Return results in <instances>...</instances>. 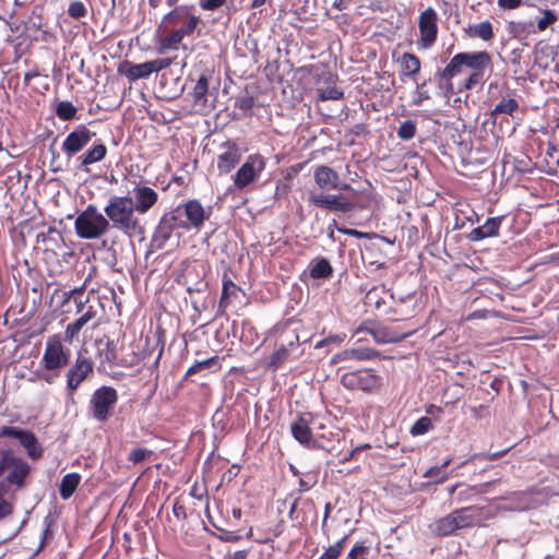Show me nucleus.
Segmentation results:
<instances>
[{"label": "nucleus", "instance_id": "obj_1", "mask_svg": "<svg viewBox=\"0 0 559 559\" xmlns=\"http://www.w3.org/2000/svg\"><path fill=\"white\" fill-rule=\"evenodd\" d=\"M492 66V57L487 50L457 52L443 69L436 72L435 80L445 94L452 95L455 93L453 79L467 69L469 74L461 82L457 92L472 91L485 84Z\"/></svg>", "mask_w": 559, "mask_h": 559}, {"label": "nucleus", "instance_id": "obj_2", "mask_svg": "<svg viewBox=\"0 0 559 559\" xmlns=\"http://www.w3.org/2000/svg\"><path fill=\"white\" fill-rule=\"evenodd\" d=\"M274 333L277 336L278 346L270 355L267 367L276 370L286 361L301 357L304 355L301 345L307 342V340L300 341L298 328L289 321L277 324L274 328Z\"/></svg>", "mask_w": 559, "mask_h": 559}, {"label": "nucleus", "instance_id": "obj_3", "mask_svg": "<svg viewBox=\"0 0 559 559\" xmlns=\"http://www.w3.org/2000/svg\"><path fill=\"white\" fill-rule=\"evenodd\" d=\"M483 514L484 508L479 506L457 508L445 516L437 519L431 525V531L439 537H447L457 531L478 525L483 520Z\"/></svg>", "mask_w": 559, "mask_h": 559}, {"label": "nucleus", "instance_id": "obj_4", "mask_svg": "<svg viewBox=\"0 0 559 559\" xmlns=\"http://www.w3.org/2000/svg\"><path fill=\"white\" fill-rule=\"evenodd\" d=\"M105 217L112 224V227L128 235H133L140 229V221L135 216L134 202L132 198L114 195L109 199L104 209Z\"/></svg>", "mask_w": 559, "mask_h": 559}, {"label": "nucleus", "instance_id": "obj_5", "mask_svg": "<svg viewBox=\"0 0 559 559\" xmlns=\"http://www.w3.org/2000/svg\"><path fill=\"white\" fill-rule=\"evenodd\" d=\"M31 471V465L12 450L0 451V478L4 476L0 484H4L5 490L7 486H14L17 490L24 488Z\"/></svg>", "mask_w": 559, "mask_h": 559}, {"label": "nucleus", "instance_id": "obj_6", "mask_svg": "<svg viewBox=\"0 0 559 559\" xmlns=\"http://www.w3.org/2000/svg\"><path fill=\"white\" fill-rule=\"evenodd\" d=\"M74 229L81 239H97L110 229L109 221L90 204L74 221Z\"/></svg>", "mask_w": 559, "mask_h": 559}, {"label": "nucleus", "instance_id": "obj_7", "mask_svg": "<svg viewBox=\"0 0 559 559\" xmlns=\"http://www.w3.org/2000/svg\"><path fill=\"white\" fill-rule=\"evenodd\" d=\"M341 384L349 391L367 394L378 393L383 386V378L372 368H362L341 376Z\"/></svg>", "mask_w": 559, "mask_h": 559}, {"label": "nucleus", "instance_id": "obj_8", "mask_svg": "<svg viewBox=\"0 0 559 559\" xmlns=\"http://www.w3.org/2000/svg\"><path fill=\"white\" fill-rule=\"evenodd\" d=\"M117 402V390L109 385H102L93 392L88 409L95 420L105 423L111 417Z\"/></svg>", "mask_w": 559, "mask_h": 559}, {"label": "nucleus", "instance_id": "obj_9", "mask_svg": "<svg viewBox=\"0 0 559 559\" xmlns=\"http://www.w3.org/2000/svg\"><path fill=\"white\" fill-rule=\"evenodd\" d=\"M439 15L432 7L423 10L418 16L419 37L417 46L419 49H430L438 39Z\"/></svg>", "mask_w": 559, "mask_h": 559}, {"label": "nucleus", "instance_id": "obj_10", "mask_svg": "<svg viewBox=\"0 0 559 559\" xmlns=\"http://www.w3.org/2000/svg\"><path fill=\"white\" fill-rule=\"evenodd\" d=\"M70 356L71 352L62 345L61 336L59 334H53L46 341L40 362L44 369L52 371L67 366Z\"/></svg>", "mask_w": 559, "mask_h": 559}, {"label": "nucleus", "instance_id": "obj_11", "mask_svg": "<svg viewBox=\"0 0 559 559\" xmlns=\"http://www.w3.org/2000/svg\"><path fill=\"white\" fill-rule=\"evenodd\" d=\"M265 158L260 154H251L240 166L233 177L234 186L238 190H243L249 185L257 181L265 169Z\"/></svg>", "mask_w": 559, "mask_h": 559}, {"label": "nucleus", "instance_id": "obj_12", "mask_svg": "<svg viewBox=\"0 0 559 559\" xmlns=\"http://www.w3.org/2000/svg\"><path fill=\"white\" fill-rule=\"evenodd\" d=\"M94 373V362L91 358L78 355L74 364L67 371V392L73 396L79 386Z\"/></svg>", "mask_w": 559, "mask_h": 559}, {"label": "nucleus", "instance_id": "obj_13", "mask_svg": "<svg viewBox=\"0 0 559 559\" xmlns=\"http://www.w3.org/2000/svg\"><path fill=\"white\" fill-rule=\"evenodd\" d=\"M94 135L93 131L81 124L66 136L61 150L68 158L74 157L91 142Z\"/></svg>", "mask_w": 559, "mask_h": 559}, {"label": "nucleus", "instance_id": "obj_14", "mask_svg": "<svg viewBox=\"0 0 559 559\" xmlns=\"http://www.w3.org/2000/svg\"><path fill=\"white\" fill-rule=\"evenodd\" d=\"M240 147L233 141H226L221 144L219 153L216 157V166L219 176L229 174L240 162Z\"/></svg>", "mask_w": 559, "mask_h": 559}, {"label": "nucleus", "instance_id": "obj_15", "mask_svg": "<svg viewBox=\"0 0 559 559\" xmlns=\"http://www.w3.org/2000/svg\"><path fill=\"white\" fill-rule=\"evenodd\" d=\"M186 216L185 223L189 226V229L200 230L204 222L207 221L212 214L211 209L205 210L202 203L192 199L180 205Z\"/></svg>", "mask_w": 559, "mask_h": 559}, {"label": "nucleus", "instance_id": "obj_16", "mask_svg": "<svg viewBox=\"0 0 559 559\" xmlns=\"http://www.w3.org/2000/svg\"><path fill=\"white\" fill-rule=\"evenodd\" d=\"M314 415L310 412L298 413L290 424V432L296 441L302 445L309 447L312 442L313 435L310 428Z\"/></svg>", "mask_w": 559, "mask_h": 559}, {"label": "nucleus", "instance_id": "obj_17", "mask_svg": "<svg viewBox=\"0 0 559 559\" xmlns=\"http://www.w3.org/2000/svg\"><path fill=\"white\" fill-rule=\"evenodd\" d=\"M385 358L381 355V353L371 347H356V348H347L342 352L336 353L331 358V365H336L341 361L345 360H374Z\"/></svg>", "mask_w": 559, "mask_h": 559}, {"label": "nucleus", "instance_id": "obj_18", "mask_svg": "<svg viewBox=\"0 0 559 559\" xmlns=\"http://www.w3.org/2000/svg\"><path fill=\"white\" fill-rule=\"evenodd\" d=\"M310 202L318 207L343 213L349 212L355 207L353 202L334 194L311 195Z\"/></svg>", "mask_w": 559, "mask_h": 559}, {"label": "nucleus", "instance_id": "obj_19", "mask_svg": "<svg viewBox=\"0 0 559 559\" xmlns=\"http://www.w3.org/2000/svg\"><path fill=\"white\" fill-rule=\"evenodd\" d=\"M194 31L195 20L191 19L187 25L173 31L169 35L162 38L157 48V52L163 55L169 49H178V45L182 41V39L186 36L192 35Z\"/></svg>", "mask_w": 559, "mask_h": 559}, {"label": "nucleus", "instance_id": "obj_20", "mask_svg": "<svg viewBox=\"0 0 559 559\" xmlns=\"http://www.w3.org/2000/svg\"><path fill=\"white\" fill-rule=\"evenodd\" d=\"M399 75L402 81L405 79L415 81L421 69V61L413 52L405 51L397 57Z\"/></svg>", "mask_w": 559, "mask_h": 559}, {"label": "nucleus", "instance_id": "obj_21", "mask_svg": "<svg viewBox=\"0 0 559 559\" xmlns=\"http://www.w3.org/2000/svg\"><path fill=\"white\" fill-rule=\"evenodd\" d=\"M367 331L378 344L397 343L403 341L408 333L401 332L392 326L377 325L373 328L360 326L357 332Z\"/></svg>", "mask_w": 559, "mask_h": 559}, {"label": "nucleus", "instance_id": "obj_22", "mask_svg": "<svg viewBox=\"0 0 559 559\" xmlns=\"http://www.w3.org/2000/svg\"><path fill=\"white\" fill-rule=\"evenodd\" d=\"M314 181L321 189H340L347 190L349 185H340L338 174L331 167L321 165L314 169Z\"/></svg>", "mask_w": 559, "mask_h": 559}, {"label": "nucleus", "instance_id": "obj_23", "mask_svg": "<svg viewBox=\"0 0 559 559\" xmlns=\"http://www.w3.org/2000/svg\"><path fill=\"white\" fill-rule=\"evenodd\" d=\"M193 5H178L163 16L162 24L166 27L175 26L180 23L187 25L191 19L195 20V28L200 23V17L193 13Z\"/></svg>", "mask_w": 559, "mask_h": 559}, {"label": "nucleus", "instance_id": "obj_24", "mask_svg": "<svg viewBox=\"0 0 559 559\" xmlns=\"http://www.w3.org/2000/svg\"><path fill=\"white\" fill-rule=\"evenodd\" d=\"M133 191L134 209L140 214L147 213L158 202V193L151 187L136 185Z\"/></svg>", "mask_w": 559, "mask_h": 559}, {"label": "nucleus", "instance_id": "obj_25", "mask_svg": "<svg viewBox=\"0 0 559 559\" xmlns=\"http://www.w3.org/2000/svg\"><path fill=\"white\" fill-rule=\"evenodd\" d=\"M118 73L124 75L130 82H135L141 79H147L154 71L151 60L139 64L124 60L119 64Z\"/></svg>", "mask_w": 559, "mask_h": 559}, {"label": "nucleus", "instance_id": "obj_26", "mask_svg": "<svg viewBox=\"0 0 559 559\" xmlns=\"http://www.w3.org/2000/svg\"><path fill=\"white\" fill-rule=\"evenodd\" d=\"M503 221V216L489 217L486 222L468 234L471 241H480L486 238L499 236L500 227Z\"/></svg>", "mask_w": 559, "mask_h": 559}, {"label": "nucleus", "instance_id": "obj_27", "mask_svg": "<svg viewBox=\"0 0 559 559\" xmlns=\"http://www.w3.org/2000/svg\"><path fill=\"white\" fill-rule=\"evenodd\" d=\"M107 155V146L100 141H95L82 155L78 157L80 167L102 162Z\"/></svg>", "mask_w": 559, "mask_h": 559}, {"label": "nucleus", "instance_id": "obj_28", "mask_svg": "<svg viewBox=\"0 0 559 559\" xmlns=\"http://www.w3.org/2000/svg\"><path fill=\"white\" fill-rule=\"evenodd\" d=\"M519 109V102L515 99L514 91L507 87L506 94L501 96L495 108L490 111V117L496 119L499 115L512 116Z\"/></svg>", "mask_w": 559, "mask_h": 559}, {"label": "nucleus", "instance_id": "obj_29", "mask_svg": "<svg viewBox=\"0 0 559 559\" xmlns=\"http://www.w3.org/2000/svg\"><path fill=\"white\" fill-rule=\"evenodd\" d=\"M324 82L331 85H328L326 87H318V97L320 100H338L344 97L343 90L338 88L335 85L336 76L333 75L331 72H326L323 74Z\"/></svg>", "mask_w": 559, "mask_h": 559}, {"label": "nucleus", "instance_id": "obj_30", "mask_svg": "<svg viewBox=\"0 0 559 559\" xmlns=\"http://www.w3.org/2000/svg\"><path fill=\"white\" fill-rule=\"evenodd\" d=\"M20 444L25 449L31 460H39L44 454V449L38 442L36 436L31 430H24L19 439Z\"/></svg>", "mask_w": 559, "mask_h": 559}, {"label": "nucleus", "instance_id": "obj_31", "mask_svg": "<svg viewBox=\"0 0 559 559\" xmlns=\"http://www.w3.org/2000/svg\"><path fill=\"white\" fill-rule=\"evenodd\" d=\"M239 290L240 287L236 285L227 274H225L223 277L222 295L218 302L217 313L219 316L225 313L227 307L231 301V298L236 297Z\"/></svg>", "mask_w": 559, "mask_h": 559}, {"label": "nucleus", "instance_id": "obj_32", "mask_svg": "<svg viewBox=\"0 0 559 559\" xmlns=\"http://www.w3.org/2000/svg\"><path fill=\"white\" fill-rule=\"evenodd\" d=\"M448 490L450 495H455L453 501L456 503L472 501L474 497L481 493V490L477 486H463L459 483L449 487Z\"/></svg>", "mask_w": 559, "mask_h": 559}, {"label": "nucleus", "instance_id": "obj_33", "mask_svg": "<svg viewBox=\"0 0 559 559\" xmlns=\"http://www.w3.org/2000/svg\"><path fill=\"white\" fill-rule=\"evenodd\" d=\"M465 32L469 37L480 38L484 41H490L495 37L493 26L489 21L468 25Z\"/></svg>", "mask_w": 559, "mask_h": 559}, {"label": "nucleus", "instance_id": "obj_34", "mask_svg": "<svg viewBox=\"0 0 559 559\" xmlns=\"http://www.w3.org/2000/svg\"><path fill=\"white\" fill-rule=\"evenodd\" d=\"M176 228L167 222L166 218H160L154 234L152 241L156 248L162 249L164 245L170 239Z\"/></svg>", "mask_w": 559, "mask_h": 559}, {"label": "nucleus", "instance_id": "obj_35", "mask_svg": "<svg viewBox=\"0 0 559 559\" xmlns=\"http://www.w3.org/2000/svg\"><path fill=\"white\" fill-rule=\"evenodd\" d=\"M81 483V475L79 473H69L61 479L59 486V493L63 500H68L78 489Z\"/></svg>", "mask_w": 559, "mask_h": 559}, {"label": "nucleus", "instance_id": "obj_36", "mask_svg": "<svg viewBox=\"0 0 559 559\" xmlns=\"http://www.w3.org/2000/svg\"><path fill=\"white\" fill-rule=\"evenodd\" d=\"M417 298L415 294H408L405 298L400 300L390 312L397 314L401 319H407L415 314L414 307L416 305Z\"/></svg>", "mask_w": 559, "mask_h": 559}, {"label": "nucleus", "instance_id": "obj_37", "mask_svg": "<svg viewBox=\"0 0 559 559\" xmlns=\"http://www.w3.org/2000/svg\"><path fill=\"white\" fill-rule=\"evenodd\" d=\"M333 274V267L325 258L314 260L310 265V276L313 280L329 278Z\"/></svg>", "mask_w": 559, "mask_h": 559}, {"label": "nucleus", "instance_id": "obj_38", "mask_svg": "<svg viewBox=\"0 0 559 559\" xmlns=\"http://www.w3.org/2000/svg\"><path fill=\"white\" fill-rule=\"evenodd\" d=\"M508 31L516 39H525L531 33H536L533 22L524 21H511Z\"/></svg>", "mask_w": 559, "mask_h": 559}, {"label": "nucleus", "instance_id": "obj_39", "mask_svg": "<svg viewBox=\"0 0 559 559\" xmlns=\"http://www.w3.org/2000/svg\"><path fill=\"white\" fill-rule=\"evenodd\" d=\"M388 295L384 285L374 286L368 290L366 294V305L369 307H373L377 310H380L383 305H385L384 297Z\"/></svg>", "mask_w": 559, "mask_h": 559}, {"label": "nucleus", "instance_id": "obj_40", "mask_svg": "<svg viewBox=\"0 0 559 559\" xmlns=\"http://www.w3.org/2000/svg\"><path fill=\"white\" fill-rule=\"evenodd\" d=\"M255 105V98L248 90L240 93L235 99V108L239 109L245 116H251V110Z\"/></svg>", "mask_w": 559, "mask_h": 559}, {"label": "nucleus", "instance_id": "obj_41", "mask_svg": "<svg viewBox=\"0 0 559 559\" xmlns=\"http://www.w3.org/2000/svg\"><path fill=\"white\" fill-rule=\"evenodd\" d=\"M213 366H217V369L221 368L218 356H213L204 360L195 361L191 367L186 371V378L191 377L203 369L211 368Z\"/></svg>", "mask_w": 559, "mask_h": 559}, {"label": "nucleus", "instance_id": "obj_42", "mask_svg": "<svg viewBox=\"0 0 559 559\" xmlns=\"http://www.w3.org/2000/svg\"><path fill=\"white\" fill-rule=\"evenodd\" d=\"M76 111L78 109L68 100L59 102L55 110L57 117L62 121L72 120L75 117Z\"/></svg>", "mask_w": 559, "mask_h": 559}, {"label": "nucleus", "instance_id": "obj_43", "mask_svg": "<svg viewBox=\"0 0 559 559\" xmlns=\"http://www.w3.org/2000/svg\"><path fill=\"white\" fill-rule=\"evenodd\" d=\"M417 132L416 122L408 119L403 121L397 129V136L403 141L412 140Z\"/></svg>", "mask_w": 559, "mask_h": 559}, {"label": "nucleus", "instance_id": "obj_44", "mask_svg": "<svg viewBox=\"0 0 559 559\" xmlns=\"http://www.w3.org/2000/svg\"><path fill=\"white\" fill-rule=\"evenodd\" d=\"M209 91V80L206 75H201L199 80L197 81L193 91L192 96L195 103L205 100V96Z\"/></svg>", "mask_w": 559, "mask_h": 559}, {"label": "nucleus", "instance_id": "obj_45", "mask_svg": "<svg viewBox=\"0 0 559 559\" xmlns=\"http://www.w3.org/2000/svg\"><path fill=\"white\" fill-rule=\"evenodd\" d=\"M347 536H344L342 539L337 540L334 545H331L325 549V551L318 559H338L342 555L345 546V542Z\"/></svg>", "mask_w": 559, "mask_h": 559}, {"label": "nucleus", "instance_id": "obj_46", "mask_svg": "<svg viewBox=\"0 0 559 559\" xmlns=\"http://www.w3.org/2000/svg\"><path fill=\"white\" fill-rule=\"evenodd\" d=\"M181 210L182 209L179 205L177 209L164 214L162 217L166 218L167 222L170 223L177 229L179 228V229L189 230V226H187V224L185 223V219H181V217H180Z\"/></svg>", "mask_w": 559, "mask_h": 559}, {"label": "nucleus", "instance_id": "obj_47", "mask_svg": "<svg viewBox=\"0 0 559 559\" xmlns=\"http://www.w3.org/2000/svg\"><path fill=\"white\" fill-rule=\"evenodd\" d=\"M558 21V14L550 9H545L543 11V16L537 21V29L536 32H544L550 25Z\"/></svg>", "mask_w": 559, "mask_h": 559}, {"label": "nucleus", "instance_id": "obj_48", "mask_svg": "<svg viewBox=\"0 0 559 559\" xmlns=\"http://www.w3.org/2000/svg\"><path fill=\"white\" fill-rule=\"evenodd\" d=\"M432 428L431 419L427 416L420 417L411 428L413 436H420L428 432Z\"/></svg>", "mask_w": 559, "mask_h": 559}, {"label": "nucleus", "instance_id": "obj_49", "mask_svg": "<svg viewBox=\"0 0 559 559\" xmlns=\"http://www.w3.org/2000/svg\"><path fill=\"white\" fill-rule=\"evenodd\" d=\"M511 448H507L501 451L491 452V453H475L473 454L468 461H496L504 456Z\"/></svg>", "mask_w": 559, "mask_h": 559}, {"label": "nucleus", "instance_id": "obj_50", "mask_svg": "<svg viewBox=\"0 0 559 559\" xmlns=\"http://www.w3.org/2000/svg\"><path fill=\"white\" fill-rule=\"evenodd\" d=\"M178 57H167V58H158L151 60L153 71L154 73H158L167 68H169L171 64L178 63L177 62Z\"/></svg>", "mask_w": 559, "mask_h": 559}, {"label": "nucleus", "instance_id": "obj_51", "mask_svg": "<svg viewBox=\"0 0 559 559\" xmlns=\"http://www.w3.org/2000/svg\"><path fill=\"white\" fill-rule=\"evenodd\" d=\"M68 14L72 19L79 20L87 14V10L82 1H73L69 4Z\"/></svg>", "mask_w": 559, "mask_h": 559}, {"label": "nucleus", "instance_id": "obj_52", "mask_svg": "<svg viewBox=\"0 0 559 559\" xmlns=\"http://www.w3.org/2000/svg\"><path fill=\"white\" fill-rule=\"evenodd\" d=\"M5 493L4 484H0V520L13 513V504L3 499Z\"/></svg>", "mask_w": 559, "mask_h": 559}, {"label": "nucleus", "instance_id": "obj_53", "mask_svg": "<svg viewBox=\"0 0 559 559\" xmlns=\"http://www.w3.org/2000/svg\"><path fill=\"white\" fill-rule=\"evenodd\" d=\"M153 452L151 450H146L144 448H135L130 451L128 455V461L133 464H139L143 462L147 455H151Z\"/></svg>", "mask_w": 559, "mask_h": 559}, {"label": "nucleus", "instance_id": "obj_54", "mask_svg": "<svg viewBox=\"0 0 559 559\" xmlns=\"http://www.w3.org/2000/svg\"><path fill=\"white\" fill-rule=\"evenodd\" d=\"M451 459H447L441 466H432L425 473V477L428 478H437L438 481H443L447 478V475L439 476L441 474L442 468H445L451 463Z\"/></svg>", "mask_w": 559, "mask_h": 559}, {"label": "nucleus", "instance_id": "obj_55", "mask_svg": "<svg viewBox=\"0 0 559 559\" xmlns=\"http://www.w3.org/2000/svg\"><path fill=\"white\" fill-rule=\"evenodd\" d=\"M218 530V534H215L216 538L224 543H237L240 540L241 536L236 532L227 531L225 528L216 527Z\"/></svg>", "mask_w": 559, "mask_h": 559}, {"label": "nucleus", "instance_id": "obj_56", "mask_svg": "<svg viewBox=\"0 0 559 559\" xmlns=\"http://www.w3.org/2000/svg\"><path fill=\"white\" fill-rule=\"evenodd\" d=\"M25 429H21L15 426H2L0 427V438H15L20 439Z\"/></svg>", "mask_w": 559, "mask_h": 559}, {"label": "nucleus", "instance_id": "obj_57", "mask_svg": "<svg viewBox=\"0 0 559 559\" xmlns=\"http://www.w3.org/2000/svg\"><path fill=\"white\" fill-rule=\"evenodd\" d=\"M173 513L179 521L187 519L188 515H187L186 506L180 498H176L174 500Z\"/></svg>", "mask_w": 559, "mask_h": 559}, {"label": "nucleus", "instance_id": "obj_58", "mask_svg": "<svg viewBox=\"0 0 559 559\" xmlns=\"http://www.w3.org/2000/svg\"><path fill=\"white\" fill-rule=\"evenodd\" d=\"M227 0H199V5L204 11H215L222 8Z\"/></svg>", "mask_w": 559, "mask_h": 559}, {"label": "nucleus", "instance_id": "obj_59", "mask_svg": "<svg viewBox=\"0 0 559 559\" xmlns=\"http://www.w3.org/2000/svg\"><path fill=\"white\" fill-rule=\"evenodd\" d=\"M96 312L90 307L85 313L78 318L73 323L82 330V328L95 317Z\"/></svg>", "mask_w": 559, "mask_h": 559}, {"label": "nucleus", "instance_id": "obj_60", "mask_svg": "<svg viewBox=\"0 0 559 559\" xmlns=\"http://www.w3.org/2000/svg\"><path fill=\"white\" fill-rule=\"evenodd\" d=\"M81 329L78 328L74 323H70L67 325L64 331V340L68 343H72L73 340L79 335Z\"/></svg>", "mask_w": 559, "mask_h": 559}, {"label": "nucleus", "instance_id": "obj_61", "mask_svg": "<svg viewBox=\"0 0 559 559\" xmlns=\"http://www.w3.org/2000/svg\"><path fill=\"white\" fill-rule=\"evenodd\" d=\"M86 288V282L81 287H75L69 292H64L63 296V302H68L71 298L81 297L84 294V290Z\"/></svg>", "mask_w": 559, "mask_h": 559}, {"label": "nucleus", "instance_id": "obj_62", "mask_svg": "<svg viewBox=\"0 0 559 559\" xmlns=\"http://www.w3.org/2000/svg\"><path fill=\"white\" fill-rule=\"evenodd\" d=\"M367 550H368L367 546L357 544L349 550L346 559H357L360 555H364Z\"/></svg>", "mask_w": 559, "mask_h": 559}, {"label": "nucleus", "instance_id": "obj_63", "mask_svg": "<svg viewBox=\"0 0 559 559\" xmlns=\"http://www.w3.org/2000/svg\"><path fill=\"white\" fill-rule=\"evenodd\" d=\"M522 0H498V5L502 9L513 10L521 5Z\"/></svg>", "mask_w": 559, "mask_h": 559}, {"label": "nucleus", "instance_id": "obj_64", "mask_svg": "<svg viewBox=\"0 0 559 559\" xmlns=\"http://www.w3.org/2000/svg\"><path fill=\"white\" fill-rule=\"evenodd\" d=\"M367 132V127L364 123H357L353 128L349 129L348 134L358 136L362 133Z\"/></svg>", "mask_w": 559, "mask_h": 559}]
</instances>
